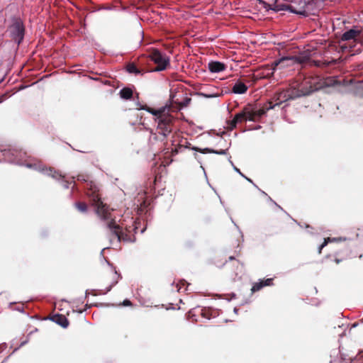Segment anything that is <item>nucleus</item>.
Masks as SVG:
<instances>
[{
	"mask_svg": "<svg viewBox=\"0 0 363 363\" xmlns=\"http://www.w3.org/2000/svg\"><path fill=\"white\" fill-rule=\"evenodd\" d=\"M357 326V323H356L352 325V328H355Z\"/></svg>",
	"mask_w": 363,
	"mask_h": 363,
	"instance_id": "nucleus-35",
	"label": "nucleus"
},
{
	"mask_svg": "<svg viewBox=\"0 0 363 363\" xmlns=\"http://www.w3.org/2000/svg\"><path fill=\"white\" fill-rule=\"evenodd\" d=\"M192 150H194L195 151H199V152H200L201 153H203V154L214 153V154H216V155H226L227 154L228 148H226L225 150H216L211 149V148H208V147L201 149V148H199V147H194L192 148Z\"/></svg>",
	"mask_w": 363,
	"mask_h": 363,
	"instance_id": "nucleus-16",
	"label": "nucleus"
},
{
	"mask_svg": "<svg viewBox=\"0 0 363 363\" xmlns=\"http://www.w3.org/2000/svg\"><path fill=\"white\" fill-rule=\"evenodd\" d=\"M301 96H304V94H302L301 90H296L295 89H289L286 91H283L279 94H277L275 96L276 101H278L273 106H277L280 105L281 103L285 102L288 100H293Z\"/></svg>",
	"mask_w": 363,
	"mask_h": 363,
	"instance_id": "nucleus-8",
	"label": "nucleus"
},
{
	"mask_svg": "<svg viewBox=\"0 0 363 363\" xmlns=\"http://www.w3.org/2000/svg\"><path fill=\"white\" fill-rule=\"evenodd\" d=\"M298 61H299L300 62H304V60H301V57H298Z\"/></svg>",
	"mask_w": 363,
	"mask_h": 363,
	"instance_id": "nucleus-33",
	"label": "nucleus"
},
{
	"mask_svg": "<svg viewBox=\"0 0 363 363\" xmlns=\"http://www.w3.org/2000/svg\"><path fill=\"white\" fill-rule=\"evenodd\" d=\"M17 158L19 160L20 162L28 168L33 169L40 172H42L46 175L50 176L51 177L58 179L62 177L61 174H60L57 172L52 169V168H45L42 163H24L23 161L26 157V152H23L22 150L18 149V152L16 154Z\"/></svg>",
	"mask_w": 363,
	"mask_h": 363,
	"instance_id": "nucleus-5",
	"label": "nucleus"
},
{
	"mask_svg": "<svg viewBox=\"0 0 363 363\" xmlns=\"http://www.w3.org/2000/svg\"><path fill=\"white\" fill-rule=\"evenodd\" d=\"M133 230L137 233V230H138V223L135 222V225H134V228H133Z\"/></svg>",
	"mask_w": 363,
	"mask_h": 363,
	"instance_id": "nucleus-28",
	"label": "nucleus"
},
{
	"mask_svg": "<svg viewBox=\"0 0 363 363\" xmlns=\"http://www.w3.org/2000/svg\"><path fill=\"white\" fill-rule=\"evenodd\" d=\"M3 98H4V96H0V103L2 102L3 101Z\"/></svg>",
	"mask_w": 363,
	"mask_h": 363,
	"instance_id": "nucleus-31",
	"label": "nucleus"
},
{
	"mask_svg": "<svg viewBox=\"0 0 363 363\" xmlns=\"http://www.w3.org/2000/svg\"><path fill=\"white\" fill-rule=\"evenodd\" d=\"M8 30L12 39L19 45L24 38V26L23 21L18 18H12V24Z\"/></svg>",
	"mask_w": 363,
	"mask_h": 363,
	"instance_id": "nucleus-6",
	"label": "nucleus"
},
{
	"mask_svg": "<svg viewBox=\"0 0 363 363\" xmlns=\"http://www.w3.org/2000/svg\"><path fill=\"white\" fill-rule=\"evenodd\" d=\"M362 30L357 26H354L349 30L345 31L341 37V40L343 41H348L351 40H356L357 37L360 35Z\"/></svg>",
	"mask_w": 363,
	"mask_h": 363,
	"instance_id": "nucleus-11",
	"label": "nucleus"
},
{
	"mask_svg": "<svg viewBox=\"0 0 363 363\" xmlns=\"http://www.w3.org/2000/svg\"><path fill=\"white\" fill-rule=\"evenodd\" d=\"M182 284L183 285H184L185 281H182Z\"/></svg>",
	"mask_w": 363,
	"mask_h": 363,
	"instance_id": "nucleus-43",
	"label": "nucleus"
},
{
	"mask_svg": "<svg viewBox=\"0 0 363 363\" xmlns=\"http://www.w3.org/2000/svg\"><path fill=\"white\" fill-rule=\"evenodd\" d=\"M279 0H275L273 8L274 11H289L291 13L308 16L315 14L317 11V0H292L291 4H279Z\"/></svg>",
	"mask_w": 363,
	"mask_h": 363,
	"instance_id": "nucleus-2",
	"label": "nucleus"
},
{
	"mask_svg": "<svg viewBox=\"0 0 363 363\" xmlns=\"http://www.w3.org/2000/svg\"><path fill=\"white\" fill-rule=\"evenodd\" d=\"M62 185L65 189H68L69 187V183L67 181H62Z\"/></svg>",
	"mask_w": 363,
	"mask_h": 363,
	"instance_id": "nucleus-27",
	"label": "nucleus"
},
{
	"mask_svg": "<svg viewBox=\"0 0 363 363\" xmlns=\"http://www.w3.org/2000/svg\"><path fill=\"white\" fill-rule=\"evenodd\" d=\"M145 228H143V229H141V230H140V233H143V232L145 231Z\"/></svg>",
	"mask_w": 363,
	"mask_h": 363,
	"instance_id": "nucleus-36",
	"label": "nucleus"
},
{
	"mask_svg": "<svg viewBox=\"0 0 363 363\" xmlns=\"http://www.w3.org/2000/svg\"><path fill=\"white\" fill-rule=\"evenodd\" d=\"M238 309L237 308H234V312H235V313H238Z\"/></svg>",
	"mask_w": 363,
	"mask_h": 363,
	"instance_id": "nucleus-34",
	"label": "nucleus"
},
{
	"mask_svg": "<svg viewBox=\"0 0 363 363\" xmlns=\"http://www.w3.org/2000/svg\"><path fill=\"white\" fill-rule=\"evenodd\" d=\"M247 121H255V119L250 114V108L248 107L245 108L241 112L235 114L233 119L229 123V128L233 130L238 123Z\"/></svg>",
	"mask_w": 363,
	"mask_h": 363,
	"instance_id": "nucleus-9",
	"label": "nucleus"
},
{
	"mask_svg": "<svg viewBox=\"0 0 363 363\" xmlns=\"http://www.w3.org/2000/svg\"><path fill=\"white\" fill-rule=\"evenodd\" d=\"M243 177L245 178L249 182L252 183V181L250 179H249L247 177H245V175H244Z\"/></svg>",
	"mask_w": 363,
	"mask_h": 363,
	"instance_id": "nucleus-30",
	"label": "nucleus"
},
{
	"mask_svg": "<svg viewBox=\"0 0 363 363\" xmlns=\"http://www.w3.org/2000/svg\"><path fill=\"white\" fill-rule=\"evenodd\" d=\"M247 90V86L241 81H238L235 83L232 88V91L236 94H242Z\"/></svg>",
	"mask_w": 363,
	"mask_h": 363,
	"instance_id": "nucleus-15",
	"label": "nucleus"
},
{
	"mask_svg": "<svg viewBox=\"0 0 363 363\" xmlns=\"http://www.w3.org/2000/svg\"><path fill=\"white\" fill-rule=\"evenodd\" d=\"M50 320L63 328H67L69 325V320L65 315L56 314L50 318Z\"/></svg>",
	"mask_w": 363,
	"mask_h": 363,
	"instance_id": "nucleus-13",
	"label": "nucleus"
},
{
	"mask_svg": "<svg viewBox=\"0 0 363 363\" xmlns=\"http://www.w3.org/2000/svg\"><path fill=\"white\" fill-rule=\"evenodd\" d=\"M18 149L0 150V162H6L16 164H23L17 158Z\"/></svg>",
	"mask_w": 363,
	"mask_h": 363,
	"instance_id": "nucleus-10",
	"label": "nucleus"
},
{
	"mask_svg": "<svg viewBox=\"0 0 363 363\" xmlns=\"http://www.w3.org/2000/svg\"><path fill=\"white\" fill-rule=\"evenodd\" d=\"M252 185L255 186V187H257V185H255V184L253 182H252Z\"/></svg>",
	"mask_w": 363,
	"mask_h": 363,
	"instance_id": "nucleus-41",
	"label": "nucleus"
},
{
	"mask_svg": "<svg viewBox=\"0 0 363 363\" xmlns=\"http://www.w3.org/2000/svg\"><path fill=\"white\" fill-rule=\"evenodd\" d=\"M262 193L264 195H267V194L264 191H262Z\"/></svg>",
	"mask_w": 363,
	"mask_h": 363,
	"instance_id": "nucleus-42",
	"label": "nucleus"
},
{
	"mask_svg": "<svg viewBox=\"0 0 363 363\" xmlns=\"http://www.w3.org/2000/svg\"><path fill=\"white\" fill-rule=\"evenodd\" d=\"M272 281H273V279L272 278H269V279H264V280H262V281L263 282L264 286L272 285Z\"/></svg>",
	"mask_w": 363,
	"mask_h": 363,
	"instance_id": "nucleus-24",
	"label": "nucleus"
},
{
	"mask_svg": "<svg viewBox=\"0 0 363 363\" xmlns=\"http://www.w3.org/2000/svg\"><path fill=\"white\" fill-rule=\"evenodd\" d=\"M120 96L123 99H130L133 96V91L130 88H123L120 91Z\"/></svg>",
	"mask_w": 363,
	"mask_h": 363,
	"instance_id": "nucleus-17",
	"label": "nucleus"
},
{
	"mask_svg": "<svg viewBox=\"0 0 363 363\" xmlns=\"http://www.w3.org/2000/svg\"><path fill=\"white\" fill-rule=\"evenodd\" d=\"M27 342H28L27 340H26V341L23 342L21 344V346L24 345Z\"/></svg>",
	"mask_w": 363,
	"mask_h": 363,
	"instance_id": "nucleus-32",
	"label": "nucleus"
},
{
	"mask_svg": "<svg viewBox=\"0 0 363 363\" xmlns=\"http://www.w3.org/2000/svg\"><path fill=\"white\" fill-rule=\"evenodd\" d=\"M177 291L178 292H180V291L182 290V286H179V284H177Z\"/></svg>",
	"mask_w": 363,
	"mask_h": 363,
	"instance_id": "nucleus-29",
	"label": "nucleus"
},
{
	"mask_svg": "<svg viewBox=\"0 0 363 363\" xmlns=\"http://www.w3.org/2000/svg\"><path fill=\"white\" fill-rule=\"evenodd\" d=\"M306 84H309L308 87L301 89L304 96L309 95L314 91H318L324 87H335L339 86H347V82L345 80L340 81L337 77H328L326 79H320L318 77H311L306 81Z\"/></svg>",
	"mask_w": 363,
	"mask_h": 363,
	"instance_id": "nucleus-3",
	"label": "nucleus"
},
{
	"mask_svg": "<svg viewBox=\"0 0 363 363\" xmlns=\"http://www.w3.org/2000/svg\"><path fill=\"white\" fill-rule=\"evenodd\" d=\"M149 57L157 65V67L153 69L154 72L164 70L169 64V57L157 49L152 50L150 53Z\"/></svg>",
	"mask_w": 363,
	"mask_h": 363,
	"instance_id": "nucleus-7",
	"label": "nucleus"
},
{
	"mask_svg": "<svg viewBox=\"0 0 363 363\" xmlns=\"http://www.w3.org/2000/svg\"><path fill=\"white\" fill-rule=\"evenodd\" d=\"M208 69L212 73H218L222 72L225 69V65L218 62V61H213L208 63Z\"/></svg>",
	"mask_w": 363,
	"mask_h": 363,
	"instance_id": "nucleus-14",
	"label": "nucleus"
},
{
	"mask_svg": "<svg viewBox=\"0 0 363 363\" xmlns=\"http://www.w3.org/2000/svg\"><path fill=\"white\" fill-rule=\"evenodd\" d=\"M75 206L81 212H86L87 210V206L84 203H76Z\"/></svg>",
	"mask_w": 363,
	"mask_h": 363,
	"instance_id": "nucleus-22",
	"label": "nucleus"
},
{
	"mask_svg": "<svg viewBox=\"0 0 363 363\" xmlns=\"http://www.w3.org/2000/svg\"><path fill=\"white\" fill-rule=\"evenodd\" d=\"M200 95H201L203 97L207 98V99L214 98V97L217 96L216 94H203V93H201Z\"/></svg>",
	"mask_w": 363,
	"mask_h": 363,
	"instance_id": "nucleus-25",
	"label": "nucleus"
},
{
	"mask_svg": "<svg viewBox=\"0 0 363 363\" xmlns=\"http://www.w3.org/2000/svg\"><path fill=\"white\" fill-rule=\"evenodd\" d=\"M1 82H2V79H1V80H0V83H1Z\"/></svg>",
	"mask_w": 363,
	"mask_h": 363,
	"instance_id": "nucleus-44",
	"label": "nucleus"
},
{
	"mask_svg": "<svg viewBox=\"0 0 363 363\" xmlns=\"http://www.w3.org/2000/svg\"><path fill=\"white\" fill-rule=\"evenodd\" d=\"M120 277H121L120 274H118V272L115 270L114 277L113 279V281L112 284L109 286H108L106 288V293H107V292L111 291L112 287L113 286H115L118 283V279H120Z\"/></svg>",
	"mask_w": 363,
	"mask_h": 363,
	"instance_id": "nucleus-19",
	"label": "nucleus"
},
{
	"mask_svg": "<svg viewBox=\"0 0 363 363\" xmlns=\"http://www.w3.org/2000/svg\"><path fill=\"white\" fill-rule=\"evenodd\" d=\"M87 196L90 198L91 205L94 207L96 213L101 220L108 221L107 228L113 237L110 238L111 242H113V240H116L117 242H120L121 240L130 241L127 234L123 232V229L126 232L130 233L132 230L131 227H128L123 222L117 224L115 219L111 217V212L112 210L101 200L97 193L99 189L96 184L91 182L89 184H87Z\"/></svg>",
	"mask_w": 363,
	"mask_h": 363,
	"instance_id": "nucleus-1",
	"label": "nucleus"
},
{
	"mask_svg": "<svg viewBox=\"0 0 363 363\" xmlns=\"http://www.w3.org/2000/svg\"><path fill=\"white\" fill-rule=\"evenodd\" d=\"M229 259H230V260H232V259H234V257H229Z\"/></svg>",
	"mask_w": 363,
	"mask_h": 363,
	"instance_id": "nucleus-37",
	"label": "nucleus"
},
{
	"mask_svg": "<svg viewBox=\"0 0 363 363\" xmlns=\"http://www.w3.org/2000/svg\"><path fill=\"white\" fill-rule=\"evenodd\" d=\"M269 106H267L263 108H259L258 110H251L250 109V114L252 116L253 118L255 119V121L257 118H261L263 115H264L267 112V111L272 109L274 108V106H272V103L269 102L267 104Z\"/></svg>",
	"mask_w": 363,
	"mask_h": 363,
	"instance_id": "nucleus-12",
	"label": "nucleus"
},
{
	"mask_svg": "<svg viewBox=\"0 0 363 363\" xmlns=\"http://www.w3.org/2000/svg\"><path fill=\"white\" fill-rule=\"evenodd\" d=\"M342 239L341 238H328L327 239H325L324 242L323 244H321L318 248V252L320 253L321 252V250L322 249L327 245L328 242H337V241H340V240H342Z\"/></svg>",
	"mask_w": 363,
	"mask_h": 363,
	"instance_id": "nucleus-18",
	"label": "nucleus"
},
{
	"mask_svg": "<svg viewBox=\"0 0 363 363\" xmlns=\"http://www.w3.org/2000/svg\"><path fill=\"white\" fill-rule=\"evenodd\" d=\"M127 71L129 73H134V74L140 73V70L133 64H130L127 66Z\"/></svg>",
	"mask_w": 363,
	"mask_h": 363,
	"instance_id": "nucleus-21",
	"label": "nucleus"
},
{
	"mask_svg": "<svg viewBox=\"0 0 363 363\" xmlns=\"http://www.w3.org/2000/svg\"><path fill=\"white\" fill-rule=\"evenodd\" d=\"M264 287L263 282L260 279L258 282H256L253 284L251 291L252 292H256L259 291Z\"/></svg>",
	"mask_w": 363,
	"mask_h": 363,
	"instance_id": "nucleus-20",
	"label": "nucleus"
},
{
	"mask_svg": "<svg viewBox=\"0 0 363 363\" xmlns=\"http://www.w3.org/2000/svg\"><path fill=\"white\" fill-rule=\"evenodd\" d=\"M139 109H145L147 112L156 116L155 121L157 122L158 133L164 138H166L170 134L172 130L171 123L172 122L173 117L165 113V108L154 110L150 108H145L141 107L139 108Z\"/></svg>",
	"mask_w": 363,
	"mask_h": 363,
	"instance_id": "nucleus-4",
	"label": "nucleus"
},
{
	"mask_svg": "<svg viewBox=\"0 0 363 363\" xmlns=\"http://www.w3.org/2000/svg\"><path fill=\"white\" fill-rule=\"evenodd\" d=\"M335 261H336V262H337V263H339V262H340V260H339V259H335Z\"/></svg>",
	"mask_w": 363,
	"mask_h": 363,
	"instance_id": "nucleus-38",
	"label": "nucleus"
},
{
	"mask_svg": "<svg viewBox=\"0 0 363 363\" xmlns=\"http://www.w3.org/2000/svg\"><path fill=\"white\" fill-rule=\"evenodd\" d=\"M122 305L124 306H131V302L130 301L125 299L123 301Z\"/></svg>",
	"mask_w": 363,
	"mask_h": 363,
	"instance_id": "nucleus-26",
	"label": "nucleus"
},
{
	"mask_svg": "<svg viewBox=\"0 0 363 363\" xmlns=\"http://www.w3.org/2000/svg\"><path fill=\"white\" fill-rule=\"evenodd\" d=\"M252 185L255 186V187H257V185H255V184L253 182H252Z\"/></svg>",
	"mask_w": 363,
	"mask_h": 363,
	"instance_id": "nucleus-40",
	"label": "nucleus"
},
{
	"mask_svg": "<svg viewBox=\"0 0 363 363\" xmlns=\"http://www.w3.org/2000/svg\"><path fill=\"white\" fill-rule=\"evenodd\" d=\"M228 161L229 162L232 164V166L233 167V169L234 170L238 172L239 174H240L242 177H244V174L240 172V170L237 168L233 163V162L231 161V157L230 156L229 158H228Z\"/></svg>",
	"mask_w": 363,
	"mask_h": 363,
	"instance_id": "nucleus-23",
	"label": "nucleus"
},
{
	"mask_svg": "<svg viewBox=\"0 0 363 363\" xmlns=\"http://www.w3.org/2000/svg\"><path fill=\"white\" fill-rule=\"evenodd\" d=\"M252 185L255 186V187H257V185H255V184L253 182H252Z\"/></svg>",
	"mask_w": 363,
	"mask_h": 363,
	"instance_id": "nucleus-39",
	"label": "nucleus"
}]
</instances>
